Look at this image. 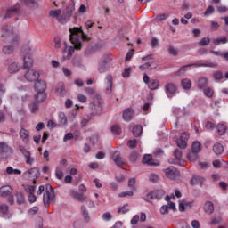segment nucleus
<instances>
[{"mask_svg":"<svg viewBox=\"0 0 228 228\" xmlns=\"http://www.w3.org/2000/svg\"><path fill=\"white\" fill-rule=\"evenodd\" d=\"M19 149H20V152H21V154L26 159V164L33 165V163H35V159L31 158V152L22 145H20Z\"/></svg>","mask_w":228,"mask_h":228,"instance_id":"10","label":"nucleus"},{"mask_svg":"<svg viewBox=\"0 0 228 228\" xmlns=\"http://www.w3.org/2000/svg\"><path fill=\"white\" fill-rule=\"evenodd\" d=\"M17 45H19V40L18 39H14L11 43V45H7L4 46L2 51H3L4 54H6L7 56H10V54H13Z\"/></svg>","mask_w":228,"mask_h":228,"instance_id":"9","label":"nucleus"},{"mask_svg":"<svg viewBox=\"0 0 228 228\" xmlns=\"http://www.w3.org/2000/svg\"><path fill=\"white\" fill-rule=\"evenodd\" d=\"M29 215H31V216H35V215H37V213H38V207H32L29 211H28Z\"/></svg>","mask_w":228,"mask_h":228,"instance_id":"63","label":"nucleus"},{"mask_svg":"<svg viewBox=\"0 0 228 228\" xmlns=\"http://www.w3.org/2000/svg\"><path fill=\"white\" fill-rule=\"evenodd\" d=\"M158 45H159V41H158V38L153 37L151 39V46L152 49H156V47H158Z\"/></svg>","mask_w":228,"mask_h":228,"instance_id":"61","label":"nucleus"},{"mask_svg":"<svg viewBox=\"0 0 228 228\" xmlns=\"http://www.w3.org/2000/svg\"><path fill=\"white\" fill-rule=\"evenodd\" d=\"M203 94L204 95H206V97H213V94H215V92L211 87H207L203 90Z\"/></svg>","mask_w":228,"mask_h":228,"instance_id":"51","label":"nucleus"},{"mask_svg":"<svg viewBox=\"0 0 228 228\" xmlns=\"http://www.w3.org/2000/svg\"><path fill=\"white\" fill-rule=\"evenodd\" d=\"M82 216H84V219L86 222H90V216L88 214V210H86V206L81 207Z\"/></svg>","mask_w":228,"mask_h":228,"instance_id":"43","label":"nucleus"},{"mask_svg":"<svg viewBox=\"0 0 228 228\" xmlns=\"http://www.w3.org/2000/svg\"><path fill=\"white\" fill-rule=\"evenodd\" d=\"M19 12H20V4L18 3L14 6L11 7L6 11L4 19H12V17H13L14 15L19 14Z\"/></svg>","mask_w":228,"mask_h":228,"instance_id":"11","label":"nucleus"},{"mask_svg":"<svg viewBox=\"0 0 228 228\" xmlns=\"http://www.w3.org/2000/svg\"><path fill=\"white\" fill-rule=\"evenodd\" d=\"M89 110H91V117L102 113V98L101 95L94 97L93 102L89 104Z\"/></svg>","mask_w":228,"mask_h":228,"instance_id":"2","label":"nucleus"},{"mask_svg":"<svg viewBox=\"0 0 228 228\" xmlns=\"http://www.w3.org/2000/svg\"><path fill=\"white\" fill-rule=\"evenodd\" d=\"M214 79L216 81H222V79H224V74L222 73V71L214 72Z\"/></svg>","mask_w":228,"mask_h":228,"instance_id":"54","label":"nucleus"},{"mask_svg":"<svg viewBox=\"0 0 228 228\" xmlns=\"http://www.w3.org/2000/svg\"><path fill=\"white\" fill-rule=\"evenodd\" d=\"M20 137L22 142H29V131L26 130L24 127H21L20 130Z\"/></svg>","mask_w":228,"mask_h":228,"instance_id":"26","label":"nucleus"},{"mask_svg":"<svg viewBox=\"0 0 228 228\" xmlns=\"http://www.w3.org/2000/svg\"><path fill=\"white\" fill-rule=\"evenodd\" d=\"M11 193H13V189L10 185H4L0 188V195L2 197H8Z\"/></svg>","mask_w":228,"mask_h":228,"instance_id":"21","label":"nucleus"},{"mask_svg":"<svg viewBox=\"0 0 228 228\" xmlns=\"http://www.w3.org/2000/svg\"><path fill=\"white\" fill-rule=\"evenodd\" d=\"M98 70L100 74H104V72L108 71V64L104 61L100 62Z\"/></svg>","mask_w":228,"mask_h":228,"instance_id":"40","label":"nucleus"},{"mask_svg":"<svg viewBox=\"0 0 228 228\" xmlns=\"http://www.w3.org/2000/svg\"><path fill=\"white\" fill-rule=\"evenodd\" d=\"M164 173L166 175V177H167V179H171V181L177 179V177H180L181 175L179 170H177V168H175V167H169L164 169Z\"/></svg>","mask_w":228,"mask_h":228,"instance_id":"7","label":"nucleus"},{"mask_svg":"<svg viewBox=\"0 0 228 228\" xmlns=\"http://www.w3.org/2000/svg\"><path fill=\"white\" fill-rule=\"evenodd\" d=\"M199 159V153H196L195 151H191L187 154V159L189 161H197Z\"/></svg>","mask_w":228,"mask_h":228,"instance_id":"41","label":"nucleus"},{"mask_svg":"<svg viewBox=\"0 0 228 228\" xmlns=\"http://www.w3.org/2000/svg\"><path fill=\"white\" fill-rule=\"evenodd\" d=\"M168 17L169 15L167 13L159 14L157 15L156 20L161 21V20H165L166 19H168Z\"/></svg>","mask_w":228,"mask_h":228,"instance_id":"62","label":"nucleus"},{"mask_svg":"<svg viewBox=\"0 0 228 228\" xmlns=\"http://www.w3.org/2000/svg\"><path fill=\"white\" fill-rule=\"evenodd\" d=\"M10 208L6 204L0 205V213L2 215H8Z\"/></svg>","mask_w":228,"mask_h":228,"instance_id":"49","label":"nucleus"},{"mask_svg":"<svg viewBox=\"0 0 228 228\" xmlns=\"http://www.w3.org/2000/svg\"><path fill=\"white\" fill-rule=\"evenodd\" d=\"M69 40L71 44H73V46H70L68 51V55L67 59L70 60L72 58V54H74V50L77 49V51H81V47H83V45H81V41H79V37H77V35L81 33V39L84 42H89L90 38L85 32L82 31L81 28H69Z\"/></svg>","mask_w":228,"mask_h":228,"instance_id":"1","label":"nucleus"},{"mask_svg":"<svg viewBox=\"0 0 228 228\" xmlns=\"http://www.w3.org/2000/svg\"><path fill=\"white\" fill-rule=\"evenodd\" d=\"M133 115H134L133 109L128 108L123 111V119L126 122H129V121L133 120Z\"/></svg>","mask_w":228,"mask_h":228,"instance_id":"22","label":"nucleus"},{"mask_svg":"<svg viewBox=\"0 0 228 228\" xmlns=\"http://www.w3.org/2000/svg\"><path fill=\"white\" fill-rule=\"evenodd\" d=\"M17 204H24L26 199L24 198V194L22 192L16 193Z\"/></svg>","mask_w":228,"mask_h":228,"instance_id":"44","label":"nucleus"},{"mask_svg":"<svg viewBox=\"0 0 228 228\" xmlns=\"http://www.w3.org/2000/svg\"><path fill=\"white\" fill-rule=\"evenodd\" d=\"M216 133L219 134V136H224L225 133H227V126L224 124H218L216 127Z\"/></svg>","mask_w":228,"mask_h":228,"instance_id":"29","label":"nucleus"},{"mask_svg":"<svg viewBox=\"0 0 228 228\" xmlns=\"http://www.w3.org/2000/svg\"><path fill=\"white\" fill-rule=\"evenodd\" d=\"M106 81H107L106 94H111V90L113 88V77H111V75H108L106 77Z\"/></svg>","mask_w":228,"mask_h":228,"instance_id":"28","label":"nucleus"},{"mask_svg":"<svg viewBox=\"0 0 228 228\" xmlns=\"http://www.w3.org/2000/svg\"><path fill=\"white\" fill-rule=\"evenodd\" d=\"M164 88H165L166 95H167L169 99H172V97H174V95L177 94V86L174 83H170V82L167 83Z\"/></svg>","mask_w":228,"mask_h":228,"instance_id":"8","label":"nucleus"},{"mask_svg":"<svg viewBox=\"0 0 228 228\" xmlns=\"http://www.w3.org/2000/svg\"><path fill=\"white\" fill-rule=\"evenodd\" d=\"M188 67H208L210 69H216V67H218V62H211L209 61H207L206 63H192L185 65L179 69V70L177 71V76H183V74H186V69H188Z\"/></svg>","mask_w":228,"mask_h":228,"instance_id":"3","label":"nucleus"},{"mask_svg":"<svg viewBox=\"0 0 228 228\" xmlns=\"http://www.w3.org/2000/svg\"><path fill=\"white\" fill-rule=\"evenodd\" d=\"M227 37L217 38L214 40V45H220V44H227Z\"/></svg>","mask_w":228,"mask_h":228,"instance_id":"52","label":"nucleus"},{"mask_svg":"<svg viewBox=\"0 0 228 228\" xmlns=\"http://www.w3.org/2000/svg\"><path fill=\"white\" fill-rule=\"evenodd\" d=\"M7 70L9 74H17L20 70V64L19 62H12L9 64Z\"/></svg>","mask_w":228,"mask_h":228,"instance_id":"20","label":"nucleus"},{"mask_svg":"<svg viewBox=\"0 0 228 228\" xmlns=\"http://www.w3.org/2000/svg\"><path fill=\"white\" fill-rule=\"evenodd\" d=\"M36 92H45L47 90V83L44 80H38L34 86Z\"/></svg>","mask_w":228,"mask_h":228,"instance_id":"19","label":"nucleus"},{"mask_svg":"<svg viewBox=\"0 0 228 228\" xmlns=\"http://www.w3.org/2000/svg\"><path fill=\"white\" fill-rule=\"evenodd\" d=\"M138 152L133 151L130 153L129 159L132 163H136V161H138Z\"/></svg>","mask_w":228,"mask_h":228,"instance_id":"50","label":"nucleus"},{"mask_svg":"<svg viewBox=\"0 0 228 228\" xmlns=\"http://www.w3.org/2000/svg\"><path fill=\"white\" fill-rule=\"evenodd\" d=\"M13 35V27L5 26L2 28V37H12Z\"/></svg>","mask_w":228,"mask_h":228,"instance_id":"27","label":"nucleus"},{"mask_svg":"<svg viewBox=\"0 0 228 228\" xmlns=\"http://www.w3.org/2000/svg\"><path fill=\"white\" fill-rule=\"evenodd\" d=\"M134 195V193L131 191H125V192H121L118 194V197L120 198H124V197H133Z\"/></svg>","mask_w":228,"mask_h":228,"instance_id":"60","label":"nucleus"},{"mask_svg":"<svg viewBox=\"0 0 228 228\" xmlns=\"http://www.w3.org/2000/svg\"><path fill=\"white\" fill-rule=\"evenodd\" d=\"M143 132L142 126L136 125L133 128V134L135 138H138V136L142 135V133Z\"/></svg>","mask_w":228,"mask_h":228,"instance_id":"37","label":"nucleus"},{"mask_svg":"<svg viewBox=\"0 0 228 228\" xmlns=\"http://www.w3.org/2000/svg\"><path fill=\"white\" fill-rule=\"evenodd\" d=\"M158 68V63L154 61H151L142 65L139 66L140 70H154V69Z\"/></svg>","mask_w":228,"mask_h":228,"instance_id":"17","label":"nucleus"},{"mask_svg":"<svg viewBox=\"0 0 228 228\" xmlns=\"http://www.w3.org/2000/svg\"><path fill=\"white\" fill-rule=\"evenodd\" d=\"M24 76L27 81L33 83L34 81H38V77H40V73L35 71V69H28Z\"/></svg>","mask_w":228,"mask_h":228,"instance_id":"12","label":"nucleus"},{"mask_svg":"<svg viewBox=\"0 0 228 228\" xmlns=\"http://www.w3.org/2000/svg\"><path fill=\"white\" fill-rule=\"evenodd\" d=\"M206 129H208V131H213V129H215V127H216V126L212 123L211 121H208L205 125Z\"/></svg>","mask_w":228,"mask_h":228,"instance_id":"57","label":"nucleus"},{"mask_svg":"<svg viewBox=\"0 0 228 228\" xmlns=\"http://www.w3.org/2000/svg\"><path fill=\"white\" fill-rule=\"evenodd\" d=\"M75 11H76V4L74 3V0H70L64 12H66L68 15L72 17V13H74Z\"/></svg>","mask_w":228,"mask_h":228,"instance_id":"24","label":"nucleus"},{"mask_svg":"<svg viewBox=\"0 0 228 228\" xmlns=\"http://www.w3.org/2000/svg\"><path fill=\"white\" fill-rule=\"evenodd\" d=\"M69 20H70V15L66 13L65 11H63L62 14L58 17V22L61 24H67Z\"/></svg>","mask_w":228,"mask_h":228,"instance_id":"30","label":"nucleus"},{"mask_svg":"<svg viewBox=\"0 0 228 228\" xmlns=\"http://www.w3.org/2000/svg\"><path fill=\"white\" fill-rule=\"evenodd\" d=\"M148 87L150 90H158L159 88V80L158 79H151L150 84H148Z\"/></svg>","mask_w":228,"mask_h":228,"instance_id":"36","label":"nucleus"},{"mask_svg":"<svg viewBox=\"0 0 228 228\" xmlns=\"http://www.w3.org/2000/svg\"><path fill=\"white\" fill-rule=\"evenodd\" d=\"M208 85H209V80L206 77H200L196 81V86L199 90H204Z\"/></svg>","mask_w":228,"mask_h":228,"instance_id":"15","label":"nucleus"},{"mask_svg":"<svg viewBox=\"0 0 228 228\" xmlns=\"http://www.w3.org/2000/svg\"><path fill=\"white\" fill-rule=\"evenodd\" d=\"M209 42H211V39L209 37H203L201 40L199 42V45L200 47H206V45H208Z\"/></svg>","mask_w":228,"mask_h":228,"instance_id":"48","label":"nucleus"},{"mask_svg":"<svg viewBox=\"0 0 228 228\" xmlns=\"http://www.w3.org/2000/svg\"><path fill=\"white\" fill-rule=\"evenodd\" d=\"M35 185H28L25 188V191H27V193H29V195H33L35 193Z\"/></svg>","mask_w":228,"mask_h":228,"instance_id":"59","label":"nucleus"},{"mask_svg":"<svg viewBox=\"0 0 228 228\" xmlns=\"http://www.w3.org/2000/svg\"><path fill=\"white\" fill-rule=\"evenodd\" d=\"M71 195L73 199H77V200H78L79 202H85V200H86V196L77 191H72Z\"/></svg>","mask_w":228,"mask_h":228,"instance_id":"35","label":"nucleus"},{"mask_svg":"<svg viewBox=\"0 0 228 228\" xmlns=\"http://www.w3.org/2000/svg\"><path fill=\"white\" fill-rule=\"evenodd\" d=\"M191 184H200V186H202L204 184V177L194 175L191 180Z\"/></svg>","mask_w":228,"mask_h":228,"instance_id":"31","label":"nucleus"},{"mask_svg":"<svg viewBox=\"0 0 228 228\" xmlns=\"http://www.w3.org/2000/svg\"><path fill=\"white\" fill-rule=\"evenodd\" d=\"M46 97L47 95L45 94V92H37L35 94V101L37 102H44Z\"/></svg>","mask_w":228,"mask_h":228,"instance_id":"32","label":"nucleus"},{"mask_svg":"<svg viewBox=\"0 0 228 228\" xmlns=\"http://www.w3.org/2000/svg\"><path fill=\"white\" fill-rule=\"evenodd\" d=\"M28 8H38V3L36 0H20Z\"/></svg>","mask_w":228,"mask_h":228,"instance_id":"34","label":"nucleus"},{"mask_svg":"<svg viewBox=\"0 0 228 228\" xmlns=\"http://www.w3.org/2000/svg\"><path fill=\"white\" fill-rule=\"evenodd\" d=\"M204 211L207 215H213L215 213V205L211 201H207L204 205Z\"/></svg>","mask_w":228,"mask_h":228,"instance_id":"25","label":"nucleus"},{"mask_svg":"<svg viewBox=\"0 0 228 228\" xmlns=\"http://www.w3.org/2000/svg\"><path fill=\"white\" fill-rule=\"evenodd\" d=\"M190 139V133L188 132H183L180 134V140L182 142H184L186 143V142H188V140Z\"/></svg>","mask_w":228,"mask_h":228,"instance_id":"53","label":"nucleus"},{"mask_svg":"<svg viewBox=\"0 0 228 228\" xmlns=\"http://www.w3.org/2000/svg\"><path fill=\"white\" fill-rule=\"evenodd\" d=\"M126 206H127V204H126L123 207L118 208V213L119 215H126V213H129V208H126Z\"/></svg>","mask_w":228,"mask_h":228,"instance_id":"55","label":"nucleus"},{"mask_svg":"<svg viewBox=\"0 0 228 228\" xmlns=\"http://www.w3.org/2000/svg\"><path fill=\"white\" fill-rule=\"evenodd\" d=\"M213 151L216 156H220L224 152V145H222L220 142H216L213 146Z\"/></svg>","mask_w":228,"mask_h":228,"instance_id":"33","label":"nucleus"},{"mask_svg":"<svg viewBox=\"0 0 228 228\" xmlns=\"http://www.w3.org/2000/svg\"><path fill=\"white\" fill-rule=\"evenodd\" d=\"M112 159L114 163H116L117 167L122 168V165H124V159L120 156V151H116L112 155Z\"/></svg>","mask_w":228,"mask_h":228,"instance_id":"16","label":"nucleus"},{"mask_svg":"<svg viewBox=\"0 0 228 228\" xmlns=\"http://www.w3.org/2000/svg\"><path fill=\"white\" fill-rule=\"evenodd\" d=\"M54 200V189L51 184H46V191L43 196V201L45 208H49V204Z\"/></svg>","mask_w":228,"mask_h":228,"instance_id":"4","label":"nucleus"},{"mask_svg":"<svg viewBox=\"0 0 228 228\" xmlns=\"http://www.w3.org/2000/svg\"><path fill=\"white\" fill-rule=\"evenodd\" d=\"M59 122L61 126H65V124H67V117L65 116V113H59Z\"/></svg>","mask_w":228,"mask_h":228,"instance_id":"47","label":"nucleus"},{"mask_svg":"<svg viewBox=\"0 0 228 228\" xmlns=\"http://www.w3.org/2000/svg\"><path fill=\"white\" fill-rule=\"evenodd\" d=\"M55 92L61 97H65V95H67V89H65V84L61 82L59 83L56 86Z\"/></svg>","mask_w":228,"mask_h":228,"instance_id":"23","label":"nucleus"},{"mask_svg":"<svg viewBox=\"0 0 228 228\" xmlns=\"http://www.w3.org/2000/svg\"><path fill=\"white\" fill-rule=\"evenodd\" d=\"M192 152H196V154H199L200 151H202V144L199 142H194L191 146Z\"/></svg>","mask_w":228,"mask_h":228,"instance_id":"38","label":"nucleus"},{"mask_svg":"<svg viewBox=\"0 0 228 228\" xmlns=\"http://www.w3.org/2000/svg\"><path fill=\"white\" fill-rule=\"evenodd\" d=\"M183 90H190L191 88V80L185 78L181 81Z\"/></svg>","mask_w":228,"mask_h":228,"instance_id":"39","label":"nucleus"},{"mask_svg":"<svg viewBox=\"0 0 228 228\" xmlns=\"http://www.w3.org/2000/svg\"><path fill=\"white\" fill-rule=\"evenodd\" d=\"M142 163L144 165H149L150 167H159V162H154L152 155L151 154H146L142 157Z\"/></svg>","mask_w":228,"mask_h":228,"instance_id":"14","label":"nucleus"},{"mask_svg":"<svg viewBox=\"0 0 228 228\" xmlns=\"http://www.w3.org/2000/svg\"><path fill=\"white\" fill-rule=\"evenodd\" d=\"M12 152V148L6 142H0V159L6 158Z\"/></svg>","mask_w":228,"mask_h":228,"instance_id":"13","label":"nucleus"},{"mask_svg":"<svg viewBox=\"0 0 228 228\" xmlns=\"http://www.w3.org/2000/svg\"><path fill=\"white\" fill-rule=\"evenodd\" d=\"M177 147H179V149H186V147H188V144L184 142L177 141Z\"/></svg>","mask_w":228,"mask_h":228,"instance_id":"64","label":"nucleus"},{"mask_svg":"<svg viewBox=\"0 0 228 228\" xmlns=\"http://www.w3.org/2000/svg\"><path fill=\"white\" fill-rule=\"evenodd\" d=\"M137 145L138 140L134 139L128 141V147H130V149H136Z\"/></svg>","mask_w":228,"mask_h":228,"instance_id":"56","label":"nucleus"},{"mask_svg":"<svg viewBox=\"0 0 228 228\" xmlns=\"http://www.w3.org/2000/svg\"><path fill=\"white\" fill-rule=\"evenodd\" d=\"M111 133H113V134H116V136H119V134H122V128H120V126L118 125H114L111 127Z\"/></svg>","mask_w":228,"mask_h":228,"instance_id":"42","label":"nucleus"},{"mask_svg":"<svg viewBox=\"0 0 228 228\" xmlns=\"http://www.w3.org/2000/svg\"><path fill=\"white\" fill-rule=\"evenodd\" d=\"M165 197V191L163 190H157L153 191L146 195V198H144V200L149 202V200H161Z\"/></svg>","mask_w":228,"mask_h":228,"instance_id":"6","label":"nucleus"},{"mask_svg":"<svg viewBox=\"0 0 228 228\" xmlns=\"http://www.w3.org/2000/svg\"><path fill=\"white\" fill-rule=\"evenodd\" d=\"M49 15L50 17H53V19L58 20L60 15H61V10L58 9V10L50 11Z\"/></svg>","mask_w":228,"mask_h":228,"instance_id":"45","label":"nucleus"},{"mask_svg":"<svg viewBox=\"0 0 228 228\" xmlns=\"http://www.w3.org/2000/svg\"><path fill=\"white\" fill-rule=\"evenodd\" d=\"M168 53L169 54H171L172 56H177V54H179V52L177 51V49H175V47L174 46H170L168 48Z\"/></svg>","mask_w":228,"mask_h":228,"instance_id":"58","label":"nucleus"},{"mask_svg":"<svg viewBox=\"0 0 228 228\" xmlns=\"http://www.w3.org/2000/svg\"><path fill=\"white\" fill-rule=\"evenodd\" d=\"M173 154L175 159H169L168 162L172 165H177V161H181V159H183V151L180 150H175Z\"/></svg>","mask_w":228,"mask_h":228,"instance_id":"18","label":"nucleus"},{"mask_svg":"<svg viewBox=\"0 0 228 228\" xmlns=\"http://www.w3.org/2000/svg\"><path fill=\"white\" fill-rule=\"evenodd\" d=\"M21 53L25 54L23 58V69H31V67H33V57H31V53H29V47H23Z\"/></svg>","mask_w":228,"mask_h":228,"instance_id":"5","label":"nucleus"},{"mask_svg":"<svg viewBox=\"0 0 228 228\" xmlns=\"http://www.w3.org/2000/svg\"><path fill=\"white\" fill-rule=\"evenodd\" d=\"M213 13H215V7H213V5H210L206 9L203 15L204 17H209V15H213Z\"/></svg>","mask_w":228,"mask_h":228,"instance_id":"46","label":"nucleus"}]
</instances>
